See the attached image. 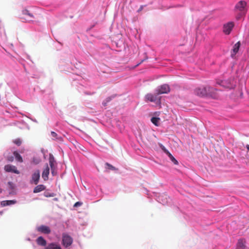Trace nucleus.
<instances>
[{
  "label": "nucleus",
  "mask_w": 249,
  "mask_h": 249,
  "mask_svg": "<svg viewBox=\"0 0 249 249\" xmlns=\"http://www.w3.org/2000/svg\"><path fill=\"white\" fill-rule=\"evenodd\" d=\"M159 201L162 204H165L167 202V196L166 195H161L159 196Z\"/></svg>",
  "instance_id": "20"
},
{
  "label": "nucleus",
  "mask_w": 249,
  "mask_h": 249,
  "mask_svg": "<svg viewBox=\"0 0 249 249\" xmlns=\"http://www.w3.org/2000/svg\"><path fill=\"white\" fill-rule=\"evenodd\" d=\"M170 91L169 86L167 84H164L159 87L158 90H157V93L158 94H164L167 93Z\"/></svg>",
  "instance_id": "5"
},
{
  "label": "nucleus",
  "mask_w": 249,
  "mask_h": 249,
  "mask_svg": "<svg viewBox=\"0 0 249 249\" xmlns=\"http://www.w3.org/2000/svg\"><path fill=\"white\" fill-rule=\"evenodd\" d=\"M160 147L161 148V149L163 150V151L166 153V151H168L165 147L164 146H162V145H160Z\"/></svg>",
  "instance_id": "27"
},
{
  "label": "nucleus",
  "mask_w": 249,
  "mask_h": 249,
  "mask_svg": "<svg viewBox=\"0 0 249 249\" xmlns=\"http://www.w3.org/2000/svg\"><path fill=\"white\" fill-rule=\"evenodd\" d=\"M156 119H157V126H158V121L160 120V119L157 117Z\"/></svg>",
  "instance_id": "30"
},
{
  "label": "nucleus",
  "mask_w": 249,
  "mask_h": 249,
  "mask_svg": "<svg viewBox=\"0 0 249 249\" xmlns=\"http://www.w3.org/2000/svg\"><path fill=\"white\" fill-rule=\"evenodd\" d=\"M142 9H143V6L142 5L140 6L139 9H138V12H139L141 11Z\"/></svg>",
  "instance_id": "28"
},
{
  "label": "nucleus",
  "mask_w": 249,
  "mask_h": 249,
  "mask_svg": "<svg viewBox=\"0 0 249 249\" xmlns=\"http://www.w3.org/2000/svg\"><path fill=\"white\" fill-rule=\"evenodd\" d=\"M54 160L53 157H50L49 158V163L50 165L51 166V169L53 170V168H54Z\"/></svg>",
  "instance_id": "22"
},
{
  "label": "nucleus",
  "mask_w": 249,
  "mask_h": 249,
  "mask_svg": "<svg viewBox=\"0 0 249 249\" xmlns=\"http://www.w3.org/2000/svg\"><path fill=\"white\" fill-rule=\"evenodd\" d=\"M7 160L9 161H13L14 160V158L12 156L9 157H8Z\"/></svg>",
  "instance_id": "26"
},
{
  "label": "nucleus",
  "mask_w": 249,
  "mask_h": 249,
  "mask_svg": "<svg viewBox=\"0 0 249 249\" xmlns=\"http://www.w3.org/2000/svg\"><path fill=\"white\" fill-rule=\"evenodd\" d=\"M73 242V239L71 236L67 233H63L62 234V243L65 247L70 246Z\"/></svg>",
  "instance_id": "2"
},
{
  "label": "nucleus",
  "mask_w": 249,
  "mask_h": 249,
  "mask_svg": "<svg viewBox=\"0 0 249 249\" xmlns=\"http://www.w3.org/2000/svg\"><path fill=\"white\" fill-rule=\"evenodd\" d=\"M52 138L53 140L57 141L58 142H62L63 141V138L61 136H59L54 131H52L51 133Z\"/></svg>",
  "instance_id": "11"
},
{
  "label": "nucleus",
  "mask_w": 249,
  "mask_h": 249,
  "mask_svg": "<svg viewBox=\"0 0 249 249\" xmlns=\"http://www.w3.org/2000/svg\"><path fill=\"white\" fill-rule=\"evenodd\" d=\"M240 46V42H237L233 46L232 49V53L231 54V56L233 57L234 55L236 54V53L238 52Z\"/></svg>",
  "instance_id": "13"
},
{
  "label": "nucleus",
  "mask_w": 249,
  "mask_h": 249,
  "mask_svg": "<svg viewBox=\"0 0 249 249\" xmlns=\"http://www.w3.org/2000/svg\"><path fill=\"white\" fill-rule=\"evenodd\" d=\"M233 27L234 23L232 22L225 24L223 27V32L227 35L230 34Z\"/></svg>",
  "instance_id": "6"
},
{
  "label": "nucleus",
  "mask_w": 249,
  "mask_h": 249,
  "mask_svg": "<svg viewBox=\"0 0 249 249\" xmlns=\"http://www.w3.org/2000/svg\"><path fill=\"white\" fill-rule=\"evenodd\" d=\"M236 249H247L246 241L243 239L238 240Z\"/></svg>",
  "instance_id": "10"
},
{
  "label": "nucleus",
  "mask_w": 249,
  "mask_h": 249,
  "mask_svg": "<svg viewBox=\"0 0 249 249\" xmlns=\"http://www.w3.org/2000/svg\"><path fill=\"white\" fill-rule=\"evenodd\" d=\"M57 246L56 245L52 243L49 244L45 249H55V248H57Z\"/></svg>",
  "instance_id": "23"
},
{
  "label": "nucleus",
  "mask_w": 249,
  "mask_h": 249,
  "mask_svg": "<svg viewBox=\"0 0 249 249\" xmlns=\"http://www.w3.org/2000/svg\"><path fill=\"white\" fill-rule=\"evenodd\" d=\"M40 179V171L39 170L35 171L32 175V180H31V183H34L36 185L38 184Z\"/></svg>",
  "instance_id": "4"
},
{
  "label": "nucleus",
  "mask_w": 249,
  "mask_h": 249,
  "mask_svg": "<svg viewBox=\"0 0 249 249\" xmlns=\"http://www.w3.org/2000/svg\"><path fill=\"white\" fill-rule=\"evenodd\" d=\"M14 142L18 146H19L21 144V141L19 139H16Z\"/></svg>",
  "instance_id": "24"
},
{
  "label": "nucleus",
  "mask_w": 249,
  "mask_h": 249,
  "mask_svg": "<svg viewBox=\"0 0 249 249\" xmlns=\"http://www.w3.org/2000/svg\"><path fill=\"white\" fill-rule=\"evenodd\" d=\"M17 202L16 200H3L0 203V205L2 207H5L8 205H11L15 204Z\"/></svg>",
  "instance_id": "12"
},
{
  "label": "nucleus",
  "mask_w": 249,
  "mask_h": 249,
  "mask_svg": "<svg viewBox=\"0 0 249 249\" xmlns=\"http://www.w3.org/2000/svg\"><path fill=\"white\" fill-rule=\"evenodd\" d=\"M106 168L108 170H117L115 167H114L113 166H112V165H111L110 164L107 162L106 164Z\"/></svg>",
  "instance_id": "21"
},
{
  "label": "nucleus",
  "mask_w": 249,
  "mask_h": 249,
  "mask_svg": "<svg viewBox=\"0 0 249 249\" xmlns=\"http://www.w3.org/2000/svg\"><path fill=\"white\" fill-rule=\"evenodd\" d=\"M22 13H23V15H24L25 16H28V17H29L30 18H26L25 17H22L21 18L22 19H25L26 20H27L28 21H30L31 20V19L30 18H34V16L33 15L30 13H29V11L27 10H24L22 11Z\"/></svg>",
  "instance_id": "17"
},
{
  "label": "nucleus",
  "mask_w": 249,
  "mask_h": 249,
  "mask_svg": "<svg viewBox=\"0 0 249 249\" xmlns=\"http://www.w3.org/2000/svg\"><path fill=\"white\" fill-rule=\"evenodd\" d=\"M78 204H79V202H76V203L75 204V206L78 205Z\"/></svg>",
  "instance_id": "35"
},
{
  "label": "nucleus",
  "mask_w": 249,
  "mask_h": 249,
  "mask_svg": "<svg viewBox=\"0 0 249 249\" xmlns=\"http://www.w3.org/2000/svg\"><path fill=\"white\" fill-rule=\"evenodd\" d=\"M13 155L15 157V159L17 161L19 162H23V159L22 157L20 155V154L17 151H14L13 153Z\"/></svg>",
  "instance_id": "19"
},
{
  "label": "nucleus",
  "mask_w": 249,
  "mask_h": 249,
  "mask_svg": "<svg viewBox=\"0 0 249 249\" xmlns=\"http://www.w3.org/2000/svg\"><path fill=\"white\" fill-rule=\"evenodd\" d=\"M166 154L168 155L170 160L175 164L178 165V164L177 160L173 156V155L169 152L166 151Z\"/></svg>",
  "instance_id": "18"
},
{
  "label": "nucleus",
  "mask_w": 249,
  "mask_h": 249,
  "mask_svg": "<svg viewBox=\"0 0 249 249\" xmlns=\"http://www.w3.org/2000/svg\"><path fill=\"white\" fill-rule=\"evenodd\" d=\"M145 99L146 102H154L156 100V97L154 95L151 93L147 94L145 96Z\"/></svg>",
  "instance_id": "14"
},
{
  "label": "nucleus",
  "mask_w": 249,
  "mask_h": 249,
  "mask_svg": "<svg viewBox=\"0 0 249 249\" xmlns=\"http://www.w3.org/2000/svg\"><path fill=\"white\" fill-rule=\"evenodd\" d=\"M50 173V168L48 166V164H46V167L44 169L42 173V178L44 180H47L48 179V176Z\"/></svg>",
  "instance_id": "9"
},
{
  "label": "nucleus",
  "mask_w": 249,
  "mask_h": 249,
  "mask_svg": "<svg viewBox=\"0 0 249 249\" xmlns=\"http://www.w3.org/2000/svg\"><path fill=\"white\" fill-rule=\"evenodd\" d=\"M151 121L153 124L156 125V117H153L151 118Z\"/></svg>",
  "instance_id": "25"
},
{
  "label": "nucleus",
  "mask_w": 249,
  "mask_h": 249,
  "mask_svg": "<svg viewBox=\"0 0 249 249\" xmlns=\"http://www.w3.org/2000/svg\"><path fill=\"white\" fill-rule=\"evenodd\" d=\"M4 170L7 172H12L17 174H19V172L17 170V167L12 165H6L4 166Z\"/></svg>",
  "instance_id": "7"
},
{
  "label": "nucleus",
  "mask_w": 249,
  "mask_h": 249,
  "mask_svg": "<svg viewBox=\"0 0 249 249\" xmlns=\"http://www.w3.org/2000/svg\"><path fill=\"white\" fill-rule=\"evenodd\" d=\"M111 100V98L109 97H107V99H106V101L107 102H108L109 101H110Z\"/></svg>",
  "instance_id": "29"
},
{
  "label": "nucleus",
  "mask_w": 249,
  "mask_h": 249,
  "mask_svg": "<svg viewBox=\"0 0 249 249\" xmlns=\"http://www.w3.org/2000/svg\"><path fill=\"white\" fill-rule=\"evenodd\" d=\"M37 230L38 231L45 234H49L51 232L50 228L45 225H41L37 227Z\"/></svg>",
  "instance_id": "8"
},
{
  "label": "nucleus",
  "mask_w": 249,
  "mask_h": 249,
  "mask_svg": "<svg viewBox=\"0 0 249 249\" xmlns=\"http://www.w3.org/2000/svg\"><path fill=\"white\" fill-rule=\"evenodd\" d=\"M55 249H61L60 247L57 246V248H55Z\"/></svg>",
  "instance_id": "34"
},
{
  "label": "nucleus",
  "mask_w": 249,
  "mask_h": 249,
  "mask_svg": "<svg viewBox=\"0 0 249 249\" xmlns=\"http://www.w3.org/2000/svg\"><path fill=\"white\" fill-rule=\"evenodd\" d=\"M215 89L210 87H205L202 88H198L195 89L194 92L198 96H212L214 93Z\"/></svg>",
  "instance_id": "1"
},
{
  "label": "nucleus",
  "mask_w": 249,
  "mask_h": 249,
  "mask_svg": "<svg viewBox=\"0 0 249 249\" xmlns=\"http://www.w3.org/2000/svg\"><path fill=\"white\" fill-rule=\"evenodd\" d=\"M247 3L245 1L241 0L239 1L235 5V9L241 12L243 14H245L246 11V7Z\"/></svg>",
  "instance_id": "3"
},
{
  "label": "nucleus",
  "mask_w": 249,
  "mask_h": 249,
  "mask_svg": "<svg viewBox=\"0 0 249 249\" xmlns=\"http://www.w3.org/2000/svg\"><path fill=\"white\" fill-rule=\"evenodd\" d=\"M246 147L247 150L249 151V145L247 144Z\"/></svg>",
  "instance_id": "32"
},
{
  "label": "nucleus",
  "mask_w": 249,
  "mask_h": 249,
  "mask_svg": "<svg viewBox=\"0 0 249 249\" xmlns=\"http://www.w3.org/2000/svg\"><path fill=\"white\" fill-rule=\"evenodd\" d=\"M2 192V189L0 188V194Z\"/></svg>",
  "instance_id": "36"
},
{
  "label": "nucleus",
  "mask_w": 249,
  "mask_h": 249,
  "mask_svg": "<svg viewBox=\"0 0 249 249\" xmlns=\"http://www.w3.org/2000/svg\"><path fill=\"white\" fill-rule=\"evenodd\" d=\"M46 187L44 185L40 184L36 186L34 189V193H37L45 190Z\"/></svg>",
  "instance_id": "15"
},
{
  "label": "nucleus",
  "mask_w": 249,
  "mask_h": 249,
  "mask_svg": "<svg viewBox=\"0 0 249 249\" xmlns=\"http://www.w3.org/2000/svg\"><path fill=\"white\" fill-rule=\"evenodd\" d=\"M36 243L38 245L45 246L46 245V241L42 237L39 236L36 239Z\"/></svg>",
  "instance_id": "16"
},
{
  "label": "nucleus",
  "mask_w": 249,
  "mask_h": 249,
  "mask_svg": "<svg viewBox=\"0 0 249 249\" xmlns=\"http://www.w3.org/2000/svg\"><path fill=\"white\" fill-rule=\"evenodd\" d=\"M52 173L53 175H54V168H53V170L52 169Z\"/></svg>",
  "instance_id": "31"
},
{
  "label": "nucleus",
  "mask_w": 249,
  "mask_h": 249,
  "mask_svg": "<svg viewBox=\"0 0 249 249\" xmlns=\"http://www.w3.org/2000/svg\"><path fill=\"white\" fill-rule=\"evenodd\" d=\"M107 102H104V103H103V105H104V106H106L107 105Z\"/></svg>",
  "instance_id": "33"
}]
</instances>
